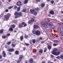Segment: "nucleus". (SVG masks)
Masks as SVG:
<instances>
[{
	"label": "nucleus",
	"instance_id": "f257e3e1",
	"mask_svg": "<svg viewBox=\"0 0 63 63\" xmlns=\"http://www.w3.org/2000/svg\"><path fill=\"white\" fill-rule=\"evenodd\" d=\"M40 10V9L38 8H34L33 9H32H32L30 10V13L31 14H33V15L34 16H36L38 14V12L37 11H38Z\"/></svg>",
	"mask_w": 63,
	"mask_h": 63
},
{
	"label": "nucleus",
	"instance_id": "f03ea898",
	"mask_svg": "<svg viewBox=\"0 0 63 63\" xmlns=\"http://www.w3.org/2000/svg\"><path fill=\"white\" fill-rule=\"evenodd\" d=\"M14 15L15 16H15V18H18V17H20L22 16V13L21 12L18 13L17 12H15L14 13Z\"/></svg>",
	"mask_w": 63,
	"mask_h": 63
},
{
	"label": "nucleus",
	"instance_id": "7ed1b4c3",
	"mask_svg": "<svg viewBox=\"0 0 63 63\" xmlns=\"http://www.w3.org/2000/svg\"><path fill=\"white\" fill-rule=\"evenodd\" d=\"M41 24L42 25L43 27H44L45 28H47V25H48V23L47 22H42L41 23Z\"/></svg>",
	"mask_w": 63,
	"mask_h": 63
},
{
	"label": "nucleus",
	"instance_id": "20e7f679",
	"mask_svg": "<svg viewBox=\"0 0 63 63\" xmlns=\"http://www.w3.org/2000/svg\"><path fill=\"white\" fill-rule=\"evenodd\" d=\"M23 25H24V27H25L27 26V24L25 23L24 22H22L21 24V23H19L18 25V27L19 28H21V27H22Z\"/></svg>",
	"mask_w": 63,
	"mask_h": 63
},
{
	"label": "nucleus",
	"instance_id": "39448f33",
	"mask_svg": "<svg viewBox=\"0 0 63 63\" xmlns=\"http://www.w3.org/2000/svg\"><path fill=\"white\" fill-rule=\"evenodd\" d=\"M19 56V60L17 61V63H20V62L22 60V58L23 57V56L21 55H20Z\"/></svg>",
	"mask_w": 63,
	"mask_h": 63
},
{
	"label": "nucleus",
	"instance_id": "423d86ee",
	"mask_svg": "<svg viewBox=\"0 0 63 63\" xmlns=\"http://www.w3.org/2000/svg\"><path fill=\"white\" fill-rule=\"evenodd\" d=\"M35 19V17H32V18H31V19L28 21V23H30L31 22H34Z\"/></svg>",
	"mask_w": 63,
	"mask_h": 63
},
{
	"label": "nucleus",
	"instance_id": "0eeeda50",
	"mask_svg": "<svg viewBox=\"0 0 63 63\" xmlns=\"http://www.w3.org/2000/svg\"><path fill=\"white\" fill-rule=\"evenodd\" d=\"M9 17H10V14H7L5 16V19L7 21L9 19Z\"/></svg>",
	"mask_w": 63,
	"mask_h": 63
},
{
	"label": "nucleus",
	"instance_id": "6e6552de",
	"mask_svg": "<svg viewBox=\"0 0 63 63\" xmlns=\"http://www.w3.org/2000/svg\"><path fill=\"white\" fill-rule=\"evenodd\" d=\"M40 34H41V33L40 31L38 30H37L36 31L35 33V35H37V36H39V35H40Z\"/></svg>",
	"mask_w": 63,
	"mask_h": 63
},
{
	"label": "nucleus",
	"instance_id": "1a4fd4ad",
	"mask_svg": "<svg viewBox=\"0 0 63 63\" xmlns=\"http://www.w3.org/2000/svg\"><path fill=\"white\" fill-rule=\"evenodd\" d=\"M8 50L9 52H14V50H15V49L14 48H11L8 49V50Z\"/></svg>",
	"mask_w": 63,
	"mask_h": 63
},
{
	"label": "nucleus",
	"instance_id": "9d476101",
	"mask_svg": "<svg viewBox=\"0 0 63 63\" xmlns=\"http://www.w3.org/2000/svg\"><path fill=\"white\" fill-rule=\"evenodd\" d=\"M21 2L20 1H19L17 2V5L18 6L21 5Z\"/></svg>",
	"mask_w": 63,
	"mask_h": 63
},
{
	"label": "nucleus",
	"instance_id": "9b49d317",
	"mask_svg": "<svg viewBox=\"0 0 63 63\" xmlns=\"http://www.w3.org/2000/svg\"><path fill=\"white\" fill-rule=\"evenodd\" d=\"M53 54L57 56V55H58L60 54V52H56Z\"/></svg>",
	"mask_w": 63,
	"mask_h": 63
},
{
	"label": "nucleus",
	"instance_id": "f8f14e48",
	"mask_svg": "<svg viewBox=\"0 0 63 63\" xmlns=\"http://www.w3.org/2000/svg\"><path fill=\"white\" fill-rule=\"evenodd\" d=\"M49 14L52 15H54V11H53V10H51L49 12Z\"/></svg>",
	"mask_w": 63,
	"mask_h": 63
},
{
	"label": "nucleus",
	"instance_id": "ddd939ff",
	"mask_svg": "<svg viewBox=\"0 0 63 63\" xmlns=\"http://www.w3.org/2000/svg\"><path fill=\"white\" fill-rule=\"evenodd\" d=\"M2 54H3V57H5L6 56V54L5 51H3L2 52Z\"/></svg>",
	"mask_w": 63,
	"mask_h": 63
},
{
	"label": "nucleus",
	"instance_id": "4468645a",
	"mask_svg": "<svg viewBox=\"0 0 63 63\" xmlns=\"http://www.w3.org/2000/svg\"><path fill=\"white\" fill-rule=\"evenodd\" d=\"M29 62L30 63H32L33 62V59L32 58H30L29 60Z\"/></svg>",
	"mask_w": 63,
	"mask_h": 63
},
{
	"label": "nucleus",
	"instance_id": "2eb2a0df",
	"mask_svg": "<svg viewBox=\"0 0 63 63\" xmlns=\"http://www.w3.org/2000/svg\"><path fill=\"white\" fill-rule=\"evenodd\" d=\"M57 49L54 48L53 50L52 51V54H53V53H54L55 52H56L55 51H57Z\"/></svg>",
	"mask_w": 63,
	"mask_h": 63
},
{
	"label": "nucleus",
	"instance_id": "dca6fc26",
	"mask_svg": "<svg viewBox=\"0 0 63 63\" xmlns=\"http://www.w3.org/2000/svg\"><path fill=\"white\" fill-rule=\"evenodd\" d=\"M15 53L16 55H18L19 54V51L18 50H16L15 52Z\"/></svg>",
	"mask_w": 63,
	"mask_h": 63
},
{
	"label": "nucleus",
	"instance_id": "f3484780",
	"mask_svg": "<svg viewBox=\"0 0 63 63\" xmlns=\"http://www.w3.org/2000/svg\"><path fill=\"white\" fill-rule=\"evenodd\" d=\"M33 28L34 29H37L38 28H39V27L38 25H34L33 26Z\"/></svg>",
	"mask_w": 63,
	"mask_h": 63
},
{
	"label": "nucleus",
	"instance_id": "a211bd4d",
	"mask_svg": "<svg viewBox=\"0 0 63 63\" xmlns=\"http://www.w3.org/2000/svg\"><path fill=\"white\" fill-rule=\"evenodd\" d=\"M51 45H48L47 46V48L48 49H49V50H50V49H51Z\"/></svg>",
	"mask_w": 63,
	"mask_h": 63
},
{
	"label": "nucleus",
	"instance_id": "6ab92c4d",
	"mask_svg": "<svg viewBox=\"0 0 63 63\" xmlns=\"http://www.w3.org/2000/svg\"><path fill=\"white\" fill-rule=\"evenodd\" d=\"M61 27H59L58 29V32H59L61 31Z\"/></svg>",
	"mask_w": 63,
	"mask_h": 63
},
{
	"label": "nucleus",
	"instance_id": "aec40b11",
	"mask_svg": "<svg viewBox=\"0 0 63 63\" xmlns=\"http://www.w3.org/2000/svg\"><path fill=\"white\" fill-rule=\"evenodd\" d=\"M11 46L12 47H16V45L15 44H11Z\"/></svg>",
	"mask_w": 63,
	"mask_h": 63
},
{
	"label": "nucleus",
	"instance_id": "412c9836",
	"mask_svg": "<svg viewBox=\"0 0 63 63\" xmlns=\"http://www.w3.org/2000/svg\"><path fill=\"white\" fill-rule=\"evenodd\" d=\"M3 31H4V30L2 29L0 31V34H3Z\"/></svg>",
	"mask_w": 63,
	"mask_h": 63
},
{
	"label": "nucleus",
	"instance_id": "4be33fe9",
	"mask_svg": "<svg viewBox=\"0 0 63 63\" xmlns=\"http://www.w3.org/2000/svg\"><path fill=\"white\" fill-rule=\"evenodd\" d=\"M60 58L61 59H63V54H62L61 55H60Z\"/></svg>",
	"mask_w": 63,
	"mask_h": 63
},
{
	"label": "nucleus",
	"instance_id": "5701e85b",
	"mask_svg": "<svg viewBox=\"0 0 63 63\" xmlns=\"http://www.w3.org/2000/svg\"><path fill=\"white\" fill-rule=\"evenodd\" d=\"M20 9V7H19L17 8V12H19Z\"/></svg>",
	"mask_w": 63,
	"mask_h": 63
},
{
	"label": "nucleus",
	"instance_id": "b1692460",
	"mask_svg": "<svg viewBox=\"0 0 63 63\" xmlns=\"http://www.w3.org/2000/svg\"><path fill=\"white\" fill-rule=\"evenodd\" d=\"M54 28H55V27H54V26H51L50 27V29H54Z\"/></svg>",
	"mask_w": 63,
	"mask_h": 63
},
{
	"label": "nucleus",
	"instance_id": "393cba45",
	"mask_svg": "<svg viewBox=\"0 0 63 63\" xmlns=\"http://www.w3.org/2000/svg\"><path fill=\"white\" fill-rule=\"evenodd\" d=\"M9 30L10 31H13V29L12 28H10L9 29Z\"/></svg>",
	"mask_w": 63,
	"mask_h": 63
},
{
	"label": "nucleus",
	"instance_id": "a878e982",
	"mask_svg": "<svg viewBox=\"0 0 63 63\" xmlns=\"http://www.w3.org/2000/svg\"><path fill=\"white\" fill-rule=\"evenodd\" d=\"M28 0H25L24 2V4H27L28 3Z\"/></svg>",
	"mask_w": 63,
	"mask_h": 63
},
{
	"label": "nucleus",
	"instance_id": "bb28decb",
	"mask_svg": "<svg viewBox=\"0 0 63 63\" xmlns=\"http://www.w3.org/2000/svg\"><path fill=\"white\" fill-rule=\"evenodd\" d=\"M27 9H26V8H24V9H23L22 10V12H25L26 11Z\"/></svg>",
	"mask_w": 63,
	"mask_h": 63
},
{
	"label": "nucleus",
	"instance_id": "cd10ccee",
	"mask_svg": "<svg viewBox=\"0 0 63 63\" xmlns=\"http://www.w3.org/2000/svg\"><path fill=\"white\" fill-rule=\"evenodd\" d=\"M32 43H35V42H36V40L35 39H32Z\"/></svg>",
	"mask_w": 63,
	"mask_h": 63
},
{
	"label": "nucleus",
	"instance_id": "c85d7f7f",
	"mask_svg": "<svg viewBox=\"0 0 63 63\" xmlns=\"http://www.w3.org/2000/svg\"><path fill=\"white\" fill-rule=\"evenodd\" d=\"M11 27L13 28H15V27H16V25H15L14 24H13L11 26Z\"/></svg>",
	"mask_w": 63,
	"mask_h": 63
},
{
	"label": "nucleus",
	"instance_id": "c756f323",
	"mask_svg": "<svg viewBox=\"0 0 63 63\" xmlns=\"http://www.w3.org/2000/svg\"><path fill=\"white\" fill-rule=\"evenodd\" d=\"M39 52L40 53H43V50L41 49H40L39 50Z\"/></svg>",
	"mask_w": 63,
	"mask_h": 63
},
{
	"label": "nucleus",
	"instance_id": "7c9ffc66",
	"mask_svg": "<svg viewBox=\"0 0 63 63\" xmlns=\"http://www.w3.org/2000/svg\"><path fill=\"white\" fill-rule=\"evenodd\" d=\"M20 41H22L23 39V36H21L20 37Z\"/></svg>",
	"mask_w": 63,
	"mask_h": 63
},
{
	"label": "nucleus",
	"instance_id": "2f4dec72",
	"mask_svg": "<svg viewBox=\"0 0 63 63\" xmlns=\"http://www.w3.org/2000/svg\"><path fill=\"white\" fill-rule=\"evenodd\" d=\"M7 37V36L6 35L5 36H2V38H3V39H5L6 38V37Z\"/></svg>",
	"mask_w": 63,
	"mask_h": 63
},
{
	"label": "nucleus",
	"instance_id": "473e14b6",
	"mask_svg": "<svg viewBox=\"0 0 63 63\" xmlns=\"http://www.w3.org/2000/svg\"><path fill=\"white\" fill-rule=\"evenodd\" d=\"M47 47H45L44 48V52H46L47 51Z\"/></svg>",
	"mask_w": 63,
	"mask_h": 63
},
{
	"label": "nucleus",
	"instance_id": "72a5a7b5",
	"mask_svg": "<svg viewBox=\"0 0 63 63\" xmlns=\"http://www.w3.org/2000/svg\"><path fill=\"white\" fill-rule=\"evenodd\" d=\"M4 15V13H2L0 15V17H2L3 16V15Z\"/></svg>",
	"mask_w": 63,
	"mask_h": 63
},
{
	"label": "nucleus",
	"instance_id": "f704fd0d",
	"mask_svg": "<svg viewBox=\"0 0 63 63\" xmlns=\"http://www.w3.org/2000/svg\"><path fill=\"white\" fill-rule=\"evenodd\" d=\"M41 7H45V4L43 3L41 4Z\"/></svg>",
	"mask_w": 63,
	"mask_h": 63
},
{
	"label": "nucleus",
	"instance_id": "c9c22d12",
	"mask_svg": "<svg viewBox=\"0 0 63 63\" xmlns=\"http://www.w3.org/2000/svg\"><path fill=\"white\" fill-rule=\"evenodd\" d=\"M54 43H58V42H59V41H58V40H54Z\"/></svg>",
	"mask_w": 63,
	"mask_h": 63
},
{
	"label": "nucleus",
	"instance_id": "e433bc0d",
	"mask_svg": "<svg viewBox=\"0 0 63 63\" xmlns=\"http://www.w3.org/2000/svg\"><path fill=\"white\" fill-rule=\"evenodd\" d=\"M60 34H61V35H62V36H63V31H61L60 33Z\"/></svg>",
	"mask_w": 63,
	"mask_h": 63
},
{
	"label": "nucleus",
	"instance_id": "4c0bfd02",
	"mask_svg": "<svg viewBox=\"0 0 63 63\" xmlns=\"http://www.w3.org/2000/svg\"><path fill=\"white\" fill-rule=\"evenodd\" d=\"M36 31H32V33L33 34H36Z\"/></svg>",
	"mask_w": 63,
	"mask_h": 63
},
{
	"label": "nucleus",
	"instance_id": "58836bf2",
	"mask_svg": "<svg viewBox=\"0 0 63 63\" xmlns=\"http://www.w3.org/2000/svg\"><path fill=\"white\" fill-rule=\"evenodd\" d=\"M53 25V24L52 22L49 23V26H52Z\"/></svg>",
	"mask_w": 63,
	"mask_h": 63
},
{
	"label": "nucleus",
	"instance_id": "ea45409f",
	"mask_svg": "<svg viewBox=\"0 0 63 63\" xmlns=\"http://www.w3.org/2000/svg\"><path fill=\"white\" fill-rule=\"evenodd\" d=\"M58 24H59V25H61V26H63V23H59Z\"/></svg>",
	"mask_w": 63,
	"mask_h": 63
},
{
	"label": "nucleus",
	"instance_id": "a19ab883",
	"mask_svg": "<svg viewBox=\"0 0 63 63\" xmlns=\"http://www.w3.org/2000/svg\"><path fill=\"white\" fill-rule=\"evenodd\" d=\"M10 44H11V41H9L7 43V45H10Z\"/></svg>",
	"mask_w": 63,
	"mask_h": 63
},
{
	"label": "nucleus",
	"instance_id": "79ce46f5",
	"mask_svg": "<svg viewBox=\"0 0 63 63\" xmlns=\"http://www.w3.org/2000/svg\"><path fill=\"white\" fill-rule=\"evenodd\" d=\"M24 38H26V39H27V38H28V35H26L24 36Z\"/></svg>",
	"mask_w": 63,
	"mask_h": 63
},
{
	"label": "nucleus",
	"instance_id": "37998d69",
	"mask_svg": "<svg viewBox=\"0 0 63 63\" xmlns=\"http://www.w3.org/2000/svg\"><path fill=\"white\" fill-rule=\"evenodd\" d=\"M25 44L26 46H29V44H28L27 43H25Z\"/></svg>",
	"mask_w": 63,
	"mask_h": 63
},
{
	"label": "nucleus",
	"instance_id": "c03bdc74",
	"mask_svg": "<svg viewBox=\"0 0 63 63\" xmlns=\"http://www.w3.org/2000/svg\"><path fill=\"white\" fill-rule=\"evenodd\" d=\"M50 2L52 4H53L54 3V1L52 0L50 1Z\"/></svg>",
	"mask_w": 63,
	"mask_h": 63
},
{
	"label": "nucleus",
	"instance_id": "a18cd8bd",
	"mask_svg": "<svg viewBox=\"0 0 63 63\" xmlns=\"http://www.w3.org/2000/svg\"><path fill=\"white\" fill-rule=\"evenodd\" d=\"M37 2H40L41 1V0H35Z\"/></svg>",
	"mask_w": 63,
	"mask_h": 63
},
{
	"label": "nucleus",
	"instance_id": "49530a36",
	"mask_svg": "<svg viewBox=\"0 0 63 63\" xmlns=\"http://www.w3.org/2000/svg\"><path fill=\"white\" fill-rule=\"evenodd\" d=\"M13 7V6H10L8 8V9H12V8Z\"/></svg>",
	"mask_w": 63,
	"mask_h": 63
},
{
	"label": "nucleus",
	"instance_id": "de8ad7c7",
	"mask_svg": "<svg viewBox=\"0 0 63 63\" xmlns=\"http://www.w3.org/2000/svg\"><path fill=\"white\" fill-rule=\"evenodd\" d=\"M5 47L6 48H9V47L7 46V45H5Z\"/></svg>",
	"mask_w": 63,
	"mask_h": 63
},
{
	"label": "nucleus",
	"instance_id": "09e8293b",
	"mask_svg": "<svg viewBox=\"0 0 63 63\" xmlns=\"http://www.w3.org/2000/svg\"><path fill=\"white\" fill-rule=\"evenodd\" d=\"M50 57L51 58H53V57H54V56L52 55H50Z\"/></svg>",
	"mask_w": 63,
	"mask_h": 63
},
{
	"label": "nucleus",
	"instance_id": "8fccbe9b",
	"mask_svg": "<svg viewBox=\"0 0 63 63\" xmlns=\"http://www.w3.org/2000/svg\"><path fill=\"white\" fill-rule=\"evenodd\" d=\"M14 9H17V7L16 6H14Z\"/></svg>",
	"mask_w": 63,
	"mask_h": 63
},
{
	"label": "nucleus",
	"instance_id": "3c124183",
	"mask_svg": "<svg viewBox=\"0 0 63 63\" xmlns=\"http://www.w3.org/2000/svg\"><path fill=\"white\" fill-rule=\"evenodd\" d=\"M58 45V44H56L55 43H54L53 44V46H56Z\"/></svg>",
	"mask_w": 63,
	"mask_h": 63
},
{
	"label": "nucleus",
	"instance_id": "603ef678",
	"mask_svg": "<svg viewBox=\"0 0 63 63\" xmlns=\"http://www.w3.org/2000/svg\"><path fill=\"white\" fill-rule=\"evenodd\" d=\"M7 37V36H10V33H8L6 35Z\"/></svg>",
	"mask_w": 63,
	"mask_h": 63
},
{
	"label": "nucleus",
	"instance_id": "864d4df0",
	"mask_svg": "<svg viewBox=\"0 0 63 63\" xmlns=\"http://www.w3.org/2000/svg\"><path fill=\"white\" fill-rule=\"evenodd\" d=\"M51 38L52 39H55V37H54V36H52V37H51Z\"/></svg>",
	"mask_w": 63,
	"mask_h": 63
},
{
	"label": "nucleus",
	"instance_id": "5fc2aeb1",
	"mask_svg": "<svg viewBox=\"0 0 63 63\" xmlns=\"http://www.w3.org/2000/svg\"><path fill=\"white\" fill-rule=\"evenodd\" d=\"M2 58V56L1 55H0V59Z\"/></svg>",
	"mask_w": 63,
	"mask_h": 63
},
{
	"label": "nucleus",
	"instance_id": "6e6d98bb",
	"mask_svg": "<svg viewBox=\"0 0 63 63\" xmlns=\"http://www.w3.org/2000/svg\"><path fill=\"white\" fill-rule=\"evenodd\" d=\"M12 42H14V41H15V42H16V40H15V39H13L12 40Z\"/></svg>",
	"mask_w": 63,
	"mask_h": 63
},
{
	"label": "nucleus",
	"instance_id": "4d7b16f0",
	"mask_svg": "<svg viewBox=\"0 0 63 63\" xmlns=\"http://www.w3.org/2000/svg\"><path fill=\"white\" fill-rule=\"evenodd\" d=\"M39 41H40L39 39L38 38L37 39V42H39Z\"/></svg>",
	"mask_w": 63,
	"mask_h": 63
},
{
	"label": "nucleus",
	"instance_id": "13d9d810",
	"mask_svg": "<svg viewBox=\"0 0 63 63\" xmlns=\"http://www.w3.org/2000/svg\"><path fill=\"white\" fill-rule=\"evenodd\" d=\"M30 43L31 44H32V40H30Z\"/></svg>",
	"mask_w": 63,
	"mask_h": 63
},
{
	"label": "nucleus",
	"instance_id": "bf43d9fd",
	"mask_svg": "<svg viewBox=\"0 0 63 63\" xmlns=\"http://www.w3.org/2000/svg\"><path fill=\"white\" fill-rule=\"evenodd\" d=\"M47 22H50V20H49V19H47Z\"/></svg>",
	"mask_w": 63,
	"mask_h": 63
},
{
	"label": "nucleus",
	"instance_id": "052dcab7",
	"mask_svg": "<svg viewBox=\"0 0 63 63\" xmlns=\"http://www.w3.org/2000/svg\"><path fill=\"white\" fill-rule=\"evenodd\" d=\"M8 9H6L5 10V12H8Z\"/></svg>",
	"mask_w": 63,
	"mask_h": 63
},
{
	"label": "nucleus",
	"instance_id": "680f3d73",
	"mask_svg": "<svg viewBox=\"0 0 63 63\" xmlns=\"http://www.w3.org/2000/svg\"><path fill=\"white\" fill-rule=\"evenodd\" d=\"M52 62H50V61H48V63H51Z\"/></svg>",
	"mask_w": 63,
	"mask_h": 63
},
{
	"label": "nucleus",
	"instance_id": "e2e57ef3",
	"mask_svg": "<svg viewBox=\"0 0 63 63\" xmlns=\"http://www.w3.org/2000/svg\"><path fill=\"white\" fill-rule=\"evenodd\" d=\"M42 38L41 37H40L39 38V40H42Z\"/></svg>",
	"mask_w": 63,
	"mask_h": 63
},
{
	"label": "nucleus",
	"instance_id": "0e129e2a",
	"mask_svg": "<svg viewBox=\"0 0 63 63\" xmlns=\"http://www.w3.org/2000/svg\"><path fill=\"white\" fill-rule=\"evenodd\" d=\"M48 16L50 17L51 16H50V14H48Z\"/></svg>",
	"mask_w": 63,
	"mask_h": 63
},
{
	"label": "nucleus",
	"instance_id": "69168bd1",
	"mask_svg": "<svg viewBox=\"0 0 63 63\" xmlns=\"http://www.w3.org/2000/svg\"><path fill=\"white\" fill-rule=\"evenodd\" d=\"M41 63H45V62H44V61L42 62Z\"/></svg>",
	"mask_w": 63,
	"mask_h": 63
},
{
	"label": "nucleus",
	"instance_id": "338daca9",
	"mask_svg": "<svg viewBox=\"0 0 63 63\" xmlns=\"http://www.w3.org/2000/svg\"><path fill=\"white\" fill-rule=\"evenodd\" d=\"M9 55H11V54H12V53L11 52H9Z\"/></svg>",
	"mask_w": 63,
	"mask_h": 63
},
{
	"label": "nucleus",
	"instance_id": "774afa93",
	"mask_svg": "<svg viewBox=\"0 0 63 63\" xmlns=\"http://www.w3.org/2000/svg\"><path fill=\"white\" fill-rule=\"evenodd\" d=\"M61 13L62 14H63V11H62L61 12Z\"/></svg>",
	"mask_w": 63,
	"mask_h": 63
}]
</instances>
